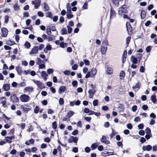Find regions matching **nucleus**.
<instances>
[{
  "label": "nucleus",
  "mask_w": 157,
  "mask_h": 157,
  "mask_svg": "<svg viewBox=\"0 0 157 157\" xmlns=\"http://www.w3.org/2000/svg\"><path fill=\"white\" fill-rule=\"evenodd\" d=\"M32 81L37 85V86L40 89H43L44 88V84L40 81L35 79L32 80Z\"/></svg>",
  "instance_id": "obj_5"
},
{
  "label": "nucleus",
  "mask_w": 157,
  "mask_h": 157,
  "mask_svg": "<svg viewBox=\"0 0 157 157\" xmlns=\"http://www.w3.org/2000/svg\"><path fill=\"white\" fill-rule=\"evenodd\" d=\"M127 8L125 5L119 8L118 10V14L120 15L124 14V13H127Z\"/></svg>",
  "instance_id": "obj_4"
},
{
  "label": "nucleus",
  "mask_w": 157,
  "mask_h": 157,
  "mask_svg": "<svg viewBox=\"0 0 157 157\" xmlns=\"http://www.w3.org/2000/svg\"><path fill=\"white\" fill-rule=\"evenodd\" d=\"M41 75L42 77L48 76V75L46 73V72L44 71H43L41 73Z\"/></svg>",
  "instance_id": "obj_39"
},
{
  "label": "nucleus",
  "mask_w": 157,
  "mask_h": 157,
  "mask_svg": "<svg viewBox=\"0 0 157 157\" xmlns=\"http://www.w3.org/2000/svg\"><path fill=\"white\" fill-rule=\"evenodd\" d=\"M78 83L76 81H74L72 82V85L74 87L75 86L77 85Z\"/></svg>",
  "instance_id": "obj_61"
},
{
  "label": "nucleus",
  "mask_w": 157,
  "mask_h": 157,
  "mask_svg": "<svg viewBox=\"0 0 157 157\" xmlns=\"http://www.w3.org/2000/svg\"><path fill=\"white\" fill-rule=\"evenodd\" d=\"M78 65L76 64H74L72 67V68L73 70H75L77 69Z\"/></svg>",
  "instance_id": "obj_54"
},
{
  "label": "nucleus",
  "mask_w": 157,
  "mask_h": 157,
  "mask_svg": "<svg viewBox=\"0 0 157 157\" xmlns=\"http://www.w3.org/2000/svg\"><path fill=\"white\" fill-rule=\"evenodd\" d=\"M37 60L38 61V62L37 63V64L38 65H40V64H42L44 62V61L40 59L39 58H37Z\"/></svg>",
  "instance_id": "obj_38"
},
{
  "label": "nucleus",
  "mask_w": 157,
  "mask_h": 157,
  "mask_svg": "<svg viewBox=\"0 0 157 157\" xmlns=\"http://www.w3.org/2000/svg\"><path fill=\"white\" fill-rule=\"evenodd\" d=\"M134 121L135 122H137L140 121V119L139 117H136L134 118Z\"/></svg>",
  "instance_id": "obj_62"
},
{
  "label": "nucleus",
  "mask_w": 157,
  "mask_h": 157,
  "mask_svg": "<svg viewBox=\"0 0 157 157\" xmlns=\"http://www.w3.org/2000/svg\"><path fill=\"white\" fill-rule=\"evenodd\" d=\"M38 48L37 46H34L31 50L29 53L30 55L36 54L38 53Z\"/></svg>",
  "instance_id": "obj_9"
},
{
  "label": "nucleus",
  "mask_w": 157,
  "mask_h": 157,
  "mask_svg": "<svg viewBox=\"0 0 157 157\" xmlns=\"http://www.w3.org/2000/svg\"><path fill=\"white\" fill-rule=\"evenodd\" d=\"M144 127V125L143 124H141L138 125V127L139 129H142Z\"/></svg>",
  "instance_id": "obj_63"
},
{
  "label": "nucleus",
  "mask_w": 157,
  "mask_h": 157,
  "mask_svg": "<svg viewBox=\"0 0 157 157\" xmlns=\"http://www.w3.org/2000/svg\"><path fill=\"white\" fill-rule=\"evenodd\" d=\"M137 109V106L136 105H133L132 108V110L134 112H135L136 111Z\"/></svg>",
  "instance_id": "obj_48"
},
{
  "label": "nucleus",
  "mask_w": 157,
  "mask_h": 157,
  "mask_svg": "<svg viewBox=\"0 0 157 157\" xmlns=\"http://www.w3.org/2000/svg\"><path fill=\"white\" fill-rule=\"evenodd\" d=\"M21 108L23 109L24 112L26 113L31 110V109L30 108L24 107L23 106H21Z\"/></svg>",
  "instance_id": "obj_25"
},
{
  "label": "nucleus",
  "mask_w": 157,
  "mask_h": 157,
  "mask_svg": "<svg viewBox=\"0 0 157 157\" xmlns=\"http://www.w3.org/2000/svg\"><path fill=\"white\" fill-rule=\"evenodd\" d=\"M8 18H9V17L7 15H6L5 17V21H4V22L5 23H7L8 21V20H9V19H8Z\"/></svg>",
  "instance_id": "obj_59"
},
{
  "label": "nucleus",
  "mask_w": 157,
  "mask_h": 157,
  "mask_svg": "<svg viewBox=\"0 0 157 157\" xmlns=\"http://www.w3.org/2000/svg\"><path fill=\"white\" fill-rule=\"evenodd\" d=\"M141 85V83L140 82H138L136 83L135 86H133L132 87V88L133 89H135L136 88H139Z\"/></svg>",
  "instance_id": "obj_26"
},
{
  "label": "nucleus",
  "mask_w": 157,
  "mask_h": 157,
  "mask_svg": "<svg viewBox=\"0 0 157 157\" xmlns=\"http://www.w3.org/2000/svg\"><path fill=\"white\" fill-rule=\"evenodd\" d=\"M131 61L133 64H136L137 62V58L133 56H132L131 58Z\"/></svg>",
  "instance_id": "obj_21"
},
{
  "label": "nucleus",
  "mask_w": 157,
  "mask_h": 157,
  "mask_svg": "<svg viewBox=\"0 0 157 157\" xmlns=\"http://www.w3.org/2000/svg\"><path fill=\"white\" fill-rule=\"evenodd\" d=\"M62 34L64 35L67 34V30L65 28H63L61 30Z\"/></svg>",
  "instance_id": "obj_41"
},
{
  "label": "nucleus",
  "mask_w": 157,
  "mask_h": 157,
  "mask_svg": "<svg viewBox=\"0 0 157 157\" xmlns=\"http://www.w3.org/2000/svg\"><path fill=\"white\" fill-rule=\"evenodd\" d=\"M98 100H95L93 101V105L94 106H96L98 105Z\"/></svg>",
  "instance_id": "obj_50"
},
{
  "label": "nucleus",
  "mask_w": 157,
  "mask_h": 157,
  "mask_svg": "<svg viewBox=\"0 0 157 157\" xmlns=\"http://www.w3.org/2000/svg\"><path fill=\"white\" fill-rule=\"evenodd\" d=\"M63 73L66 75H69L70 74V71L68 70H67L64 71Z\"/></svg>",
  "instance_id": "obj_64"
},
{
  "label": "nucleus",
  "mask_w": 157,
  "mask_h": 157,
  "mask_svg": "<svg viewBox=\"0 0 157 157\" xmlns=\"http://www.w3.org/2000/svg\"><path fill=\"white\" fill-rule=\"evenodd\" d=\"M106 138L105 136H103L101 139V142L102 143H104L106 144H108L109 143V140H106Z\"/></svg>",
  "instance_id": "obj_16"
},
{
  "label": "nucleus",
  "mask_w": 157,
  "mask_h": 157,
  "mask_svg": "<svg viewBox=\"0 0 157 157\" xmlns=\"http://www.w3.org/2000/svg\"><path fill=\"white\" fill-rule=\"evenodd\" d=\"M119 76L121 79H122L125 76V73L123 71H121L120 74Z\"/></svg>",
  "instance_id": "obj_28"
},
{
  "label": "nucleus",
  "mask_w": 157,
  "mask_h": 157,
  "mask_svg": "<svg viewBox=\"0 0 157 157\" xmlns=\"http://www.w3.org/2000/svg\"><path fill=\"white\" fill-rule=\"evenodd\" d=\"M40 108L38 106H36L34 109V112L35 113H38Z\"/></svg>",
  "instance_id": "obj_32"
},
{
  "label": "nucleus",
  "mask_w": 157,
  "mask_h": 157,
  "mask_svg": "<svg viewBox=\"0 0 157 157\" xmlns=\"http://www.w3.org/2000/svg\"><path fill=\"white\" fill-rule=\"evenodd\" d=\"M66 91V87L64 86H62L59 87L58 93L59 94H61L62 92H64Z\"/></svg>",
  "instance_id": "obj_19"
},
{
  "label": "nucleus",
  "mask_w": 157,
  "mask_h": 157,
  "mask_svg": "<svg viewBox=\"0 0 157 157\" xmlns=\"http://www.w3.org/2000/svg\"><path fill=\"white\" fill-rule=\"evenodd\" d=\"M78 133V131L77 130H75L72 133V134L73 135L75 136L77 135Z\"/></svg>",
  "instance_id": "obj_57"
},
{
  "label": "nucleus",
  "mask_w": 157,
  "mask_h": 157,
  "mask_svg": "<svg viewBox=\"0 0 157 157\" xmlns=\"http://www.w3.org/2000/svg\"><path fill=\"white\" fill-rule=\"evenodd\" d=\"M16 70L19 74L21 73L22 72L21 68L19 67H17L16 68Z\"/></svg>",
  "instance_id": "obj_30"
},
{
  "label": "nucleus",
  "mask_w": 157,
  "mask_h": 157,
  "mask_svg": "<svg viewBox=\"0 0 157 157\" xmlns=\"http://www.w3.org/2000/svg\"><path fill=\"white\" fill-rule=\"evenodd\" d=\"M53 72V69L51 68L48 69L47 71V72L49 74H50L52 73Z\"/></svg>",
  "instance_id": "obj_51"
},
{
  "label": "nucleus",
  "mask_w": 157,
  "mask_h": 157,
  "mask_svg": "<svg viewBox=\"0 0 157 157\" xmlns=\"http://www.w3.org/2000/svg\"><path fill=\"white\" fill-rule=\"evenodd\" d=\"M71 138L72 139L73 142L75 143H77L78 140V137H74L73 136H71Z\"/></svg>",
  "instance_id": "obj_33"
},
{
  "label": "nucleus",
  "mask_w": 157,
  "mask_h": 157,
  "mask_svg": "<svg viewBox=\"0 0 157 157\" xmlns=\"http://www.w3.org/2000/svg\"><path fill=\"white\" fill-rule=\"evenodd\" d=\"M14 132V129H11L10 132H9L8 134L10 135H13V134Z\"/></svg>",
  "instance_id": "obj_60"
},
{
  "label": "nucleus",
  "mask_w": 157,
  "mask_h": 157,
  "mask_svg": "<svg viewBox=\"0 0 157 157\" xmlns=\"http://www.w3.org/2000/svg\"><path fill=\"white\" fill-rule=\"evenodd\" d=\"M5 138L6 141L7 143H10L12 142V140L15 138V136H6Z\"/></svg>",
  "instance_id": "obj_11"
},
{
  "label": "nucleus",
  "mask_w": 157,
  "mask_h": 157,
  "mask_svg": "<svg viewBox=\"0 0 157 157\" xmlns=\"http://www.w3.org/2000/svg\"><path fill=\"white\" fill-rule=\"evenodd\" d=\"M37 15L40 17H43L44 16V14L41 11H38L37 12Z\"/></svg>",
  "instance_id": "obj_53"
},
{
  "label": "nucleus",
  "mask_w": 157,
  "mask_h": 157,
  "mask_svg": "<svg viewBox=\"0 0 157 157\" xmlns=\"http://www.w3.org/2000/svg\"><path fill=\"white\" fill-rule=\"evenodd\" d=\"M110 12V19H112L116 16V13L115 10L112 7L111 8Z\"/></svg>",
  "instance_id": "obj_14"
},
{
  "label": "nucleus",
  "mask_w": 157,
  "mask_h": 157,
  "mask_svg": "<svg viewBox=\"0 0 157 157\" xmlns=\"http://www.w3.org/2000/svg\"><path fill=\"white\" fill-rule=\"evenodd\" d=\"M24 90L26 92L30 93L33 91L34 88L32 86H28L25 87Z\"/></svg>",
  "instance_id": "obj_13"
},
{
  "label": "nucleus",
  "mask_w": 157,
  "mask_h": 157,
  "mask_svg": "<svg viewBox=\"0 0 157 157\" xmlns=\"http://www.w3.org/2000/svg\"><path fill=\"white\" fill-rule=\"evenodd\" d=\"M67 28L68 29V33H71L72 30V29L70 27L69 25H68L67 26Z\"/></svg>",
  "instance_id": "obj_44"
},
{
  "label": "nucleus",
  "mask_w": 157,
  "mask_h": 157,
  "mask_svg": "<svg viewBox=\"0 0 157 157\" xmlns=\"http://www.w3.org/2000/svg\"><path fill=\"white\" fill-rule=\"evenodd\" d=\"M10 99L11 101L13 103H17L18 102L19 99L15 94L11 95Z\"/></svg>",
  "instance_id": "obj_6"
},
{
  "label": "nucleus",
  "mask_w": 157,
  "mask_h": 157,
  "mask_svg": "<svg viewBox=\"0 0 157 157\" xmlns=\"http://www.w3.org/2000/svg\"><path fill=\"white\" fill-rule=\"evenodd\" d=\"M0 101L1 103L2 104V106L4 107H5V105L6 102V98L5 97H2L0 98Z\"/></svg>",
  "instance_id": "obj_15"
},
{
  "label": "nucleus",
  "mask_w": 157,
  "mask_h": 157,
  "mask_svg": "<svg viewBox=\"0 0 157 157\" xmlns=\"http://www.w3.org/2000/svg\"><path fill=\"white\" fill-rule=\"evenodd\" d=\"M2 89L5 91H8L10 89V85L8 83H5L3 84Z\"/></svg>",
  "instance_id": "obj_12"
},
{
  "label": "nucleus",
  "mask_w": 157,
  "mask_h": 157,
  "mask_svg": "<svg viewBox=\"0 0 157 157\" xmlns=\"http://www.w3.org/2000/svg\"><path fill=\"white\" fill-rule=\"evenodd\" d=\"M146 14V13L143 10L141 11L140 16L142 19H144L145 17Z\"/></svg>",
  "instance_id": "obj_24"
},
{
  "label": "nucleus",
  "mask_w": 157,
  "mask_h": 157,
  "mask_svg": "<svg viewBox=\"0 0 157 157\" xmlns=\"http://www.w3.org/2000/svg\"><path fill=\"white\" fill-rule=\"evenodd\" d=\"M127 30L129 34H131L132 31V27L129 22H127L126 24Z\"/></svg>",
  "instance_id": "obj_10"
},
{
  "label": "nucleus",
  "mask_w": 157,
  "mask_h": 157,
  "mask_svg": "<svg viewBox=\"0 0 157 157\" xmlns=\"http://www.w3.org/2000/svg\"><path fill=\"white\" fill-rule=\"evenodd\" d=\"M20 99L21 101L24 102H26L28 101L30 99L29 95L24 94L21 95L20 96Z\"/></svg>",
  "instance_id": "obj_3"
},
{
  "label": "nucleus",
  "mask_w": 157,
  "mask_h": 157,
  "mask_svg": "<svg viewBox=\"0 0 157 157\" xmlns=\"http://www.w3.org/2000/svg\"><path fill=\"white\" fill-rule=\"evenodd\" d=\"M42 5L44 11L46 12L49 10V7L47 4H46L45 3H44L42 4Z\"/></svg>",
  "instance_id": "obj_18"
},
{
  "label": "nucleus",
  "mask_w": 157,
  "mask_h": 157,
  "mask_svg": "<svg viewBox=\"0 0 157 157\" xmlns=\"http://www.w3.org/2000/svg\"><path fill=\"white\" fill-rule=\"evenodd\" d=\"M113 4L115 5L118 6L119 3V0H111Z\"/></svg>",
  "instance_id": "obj_40"
},
{
  "label": "nucleus",
  "mask_w": 157,
  "mask_h": 157,
  "mask_svg": "<svg viewBox=\"0 0 157 157\" xmlns=\"http://www.w3.org/2000/svg\"><path fill=\"white\" fill-rule=\"evenodd\" d=\"M88 4L86 2H85L82 6V8L83 10H85L87 9Z\"/></svg>",
  "instance_id": "obj_45"
},
{
  "label": "nucleus",
  "mask_w": 157,
  "mask_h": 157,
  "mask_svg": "<svg viewBox=\"0 0 157 157\" xmlns=\"http://www.w3.org/2000/svg\"><path fill=\"white\" fill-rule=\"evenodd\" d=\"M37 151V149L35 147H33L31 149V151L33 152H35Z\"/></svg>",
  "instance_id": "obj_58"
},
{
  "label": "nucleus",
  "mask_w": 157,
  "mask_h": 157,
  "mask_svg": "<svg viewBox=\"0 0 157 157\" xmlns=\"http://www.w3.org/2000/svg\"><path fill=\"white\" fill-rule=\"evenodd\" d=\"M113 72V69L110 67H108L107 70V75H111L112 74Z\"/></svg>",
  "instance_id": "obj_23"
},
{
  "label": "nucleus",
  "mask_w": 157,
  "mask_h": 157,
  "mask_svg": "<svg viewBox=\"0 0 157 157\" xmlns=\"http://www.w3.org/2000/svg\"><path fill=\"white\" fill-rule=\"evenodd\" d=\"M67 17L68 19H70L73 17V15L71 13H68L67 15Z\"/></svg>",
  "instance_id": "obj_56"
},
{
  "label": "nucleus",
  "mask_w": 157,
  "mask_h": 157,
  "mask_svg": "<svg viewBox=\"0 0 157 157\" xmlns=\"http://www.w3.org/2000/svg\"><path fill=\"white\" fill-rule=\"evenodd\" d=\"M108 45V43L107 40H105L103 41L101 49V52L102 54L104 55L106 52Z\"/></svg>",
  "instance_id": "obj_1"
},
{
  "label": "nucleus",
  "mask_w": 157,
  "mask_h": 157,
  "mask_svg": "<svg viewBox=\"0 0 157 157\" xmlns=\"http://www.w3.org/2000/svg\"><path fill=\"white\" fill-rule=\"evenodd\" d=\"M127 54V52L126 50L124 51V52L123 55L122 56V63H124L126 61V56Z\"/></svg>",
  "instance_id": "obj_20"
},
{
  "label": "nucleus",
  "mask_w": 157,
  "mask_h": 157,
  "mask_svg": "<svg viewBox=\"0 0 157 157\" xmlns=\"http://www.w3.org/2000/svg\"><path fill=\"white\" fill-rule=\"evenodd\" d=\"M152 148L151 146L150 145H148L146 146H144L142 147V149L143 151L147 150V151H150Z\"/></svg>",
  "instance_id": "obj_17"
},
{
  "label": "nucleus",
  "mask_w": 157,
  "mask_h": 157,
  "mask_svg": "<svg viewBox=\"0 0 157 157\" xmlns=\"http://www.w3.org/2000/svg\"><path fill=\"white\" fill-rule=\"evenodd\" d=\"M116 134V132H115L114 130L112 129V133L110 135V137L112 138L113 136H114V135H115Z\"/></svg>",
  "instance_id": "obj_55"
},
{
  "label": "nucleus",
  "mask_w": 157,
  "mask_h": 157,
  "mask_svg": "<svg viewBox=\"0 0 157 157\" xmlns=\"http://www.w3.org/2000/svg\"><path fill=\"white\" fill-rule=\"evenodd\" d=\"M46 17H51V16L52 15V14L51 12H48L46 13Z\"/></svg>",
  "instance_id": "obj_42"
},
{
  "label": "nucleus",
  "mask_w": 157,
  "mask_h": 157,
  "mask_svg": "<svg viewBox=\"0 0 157 157\" xmlns=\"http://www.w3.org/2000/svg\"><path fill=\"white\" fill-rule=\"evenodd\" d=\"M151 47L150 46H148L146 48V50L147 52H149L151 49Z\"/></svg>",
  "instance_id": "obj_46"
},
{
  "label": "nucleus",
  "mask_w": 157,
  "mask_h": 157,
  "mask_svg": "<svg viewBox=\"0 0 157 157\" xmlns=\"http://www.w3.org/2000/svg\"><path fill=\"white\" fill-rule=\"evenodd\" d=\"M151 100L153 103H155L156 101V96L154 95L151 96Z\"/></svg>",
  "instance_id": "obj_29"
},
{
  "label": "nucleus",
  "mask_w": 157,
  "mask_h": 157,
  "mask_svg": "<svg viewBox=\"0 0 157 157\" xmlns=\"http://www.w3.org/2000/svg\"><path fill=\"white\" fill-rule=\"evenodd\" d=\"M1 32L2 33L1 36L2 37H6L7 36L8 31L6 28L5 27L2 28L1 29Z\"/></svg>",
  "instance_id": "obj_7"
},
{
  "label": "nucleus",
  "mask_w": 157,
  "mask_h": 157,
  "mask_svg": "<svg viewBox=\"0 0 157 157\" xmlns=\"http://www.w3.org/2000/svg\"><path fill=\"white\" fill-rule=\"evenodd\" d=\"M90 151V148L88 147H85V151L87 153H89Z\"/></svg>",
  "instance_id": "obj_52"
},
{
  "label": "nucleus",
  "mask_w": 157,
  "mask_h": 157,
  "mask_svg": "<svg viewBox=\"0 0 157 157\" xmlns=\"http://www.w3.org/2000/svg\"><path fill=\"white\" fill-rule=\"evenodd\" d=\"M14 10L15 11H17L20 10V8L18 5L17 4L13 6Z\"/></svg>",
  "instance_id": "obj_34"
},
{
  "label": "nucleus",
  "mask_w": 157,
  "mask_h": 157,
  "mask_svg": "<svg viewBox=\"0 0 157 157\" xmlns=\"http://www.w3.org/2000/svg\"><path fill=\"white\" fill-rule=\"evenodd\" d=\"M97 73V70L95 68H93L90 71L88 72L85 76L86 78H88L90 77H92L95 75Z\"/></svg>",
  "instance_id": "obj_2"
},
{
  "label": "nucleus",
  "mask_w": 157,
  "mask_h": 157,
  "mask_svg": "<svg viewBox=\"0 0 157 157\" xmlns=\"http://www.w3.org/2000/svg\"><path fill=\"white\" fill-rule=\"evenodd\" d=\"M118 108L120 109V112H123L124 109V105L120 104L118 105Z\"/></svg>",
  "instance_id": "obj_22"
},
{
  "label": "nucleus",
  "mask_w": 157,
  "mask_h": 157,
  "mask_svg": "<svg viewBox=\"0 0 157 157\" xmlns=\"http://www.w3.org/2000/svg\"><path fill=\"white\" fill-rule=\"evenodd\" d=\"M59 103L60 105H62L64 103L63 99L62 98H60L59 99Z\"/></svg>",
  "instance_id": "obj_49"
},
{
  "label": "nucleus",
  "mask_w": 157,
  "mask_h": 157,
  "mask_svg": "<svg viewBox=\"0 0 157 157\" xmlns=\"http://www.w3.org/2000/svg\"><path fill=\"white\" fill-rule=\"evenodd\" d=\"M6 43L7 44L11 46L14 44V42H12L10 40H8L7 41Z\"/></svg>",
  "instance_id": "obj_43"
},
{
  "label": "nucleus",
  "mask_w": 157,
  "mask_h": 157,
  "mask_svg": "<svg viewBox=\"0 0 157 157\" xmlns=\"http://www.w3.org/2000/svg\"><path fill=\"white\" fill-rule=\"evenodd\" d=\"M83 61L86 65L89 66L90 65V62L88 60L84 59L83 60Z\"/></svg>",
  "instance_id": "obj_47"
},
{
  "label": "nucleus",
  "mask_w": 157,
  "mask_h": 157,
  "mask_svg": "<svg viewBox=\"0 0 157 157\" xmlns=\"http://www.w3.org/2000/svg\"><path fill=\"white\" fill-rule=\"evenodd\" d=\"M25 46L27 48H29L30 47L31 45L29 42L26 41L25 44Z\"/></svg>",
  "instance_id": "obj_36"
},
{
  "label": "nucleus",
  "mask_w": 157,
  "mask_h": 157,
  "mask_svg": "<svg viewBox=\"0 0 157 157\" xmlns=\"http://www.w3.org/2000/svg\"><path fill=\"white\" fill-rule=\"evenodd\" d=\"M41 0H35V1H32V4L34 5L35 8L37 9L40 6Z\"/></svg>",
  "instance_id": "obj_8"
},
{
  "label": "nucleus",
  "mask_w": 157,
  "mask_h": 157,
  "mask_svg": "<svg viewBox=\"0 0 157 157\" xmlns=\"http://www.w3.org/2000/svg\"><path fill=\"white\" fill-rule=\"evenodd\" d=\"M74 113L71 111H70L67 114V116L68 117H70L74 114Z\"/></svg>",
  "instance_id": "obj_27"
},
{
  "label": "nucleus",
  "mask_w": 157,
  "mask_h": 157,
  "mask_svg": "<svg viewBox=\"0 0 157 157\" xmlns=\"http://www.w3.org/2000/svg\"><path fill=\"white\" fill-rule=\"evenodd\" d=\"M96 90L93 89V90H90L88 91V93L89 94H92L94 95V94L96 92Z\"/></svg>",
  "instance_id": "obj_31"
},
{
  "label": "nucleus",
  "mask_w": 157,
  "mask_h": 157,
  "mask_svg": "<svg viewBox=\"0 0 157 157\" xmlns=\"http://www.w3.org/2000/svg\"><path fill=\"white\" fill-rule=\"evenodd\" d=\"M52 127L54 129H56L57 128V124L56 121H54L52 123Z\"/></svg>",
  "instance_id": "obj_35"
},
{
  "label": "nucleus",
  "mask_w": 157,
  "mask_h": 157,
  "mask_svg": "<svg viewBox=\"0 0 157 157\" xmlns=\"http://www.w3.org/2000/svg\"><path fill=\"white\" fill-rule=\"evenodd\" d=\"M97 145L96 143L92 144L91 146V148L92 150L95 149L97 147Z\"/></svg>",
  "instance_id": "obj_37"
}]
</instances>
